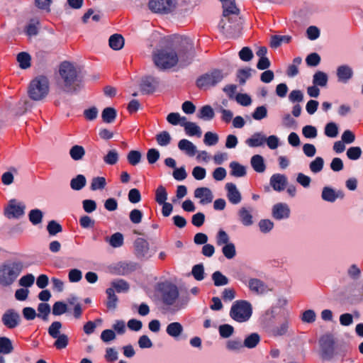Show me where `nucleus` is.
<instances>
[{
  "mask_svg": "<svg viewBox=\"0 0 363 363\" xmlns=\"http://www.w3.org/2000/svg\"><path fill=\"white\" fill-rule=\"evenodd\" d=\"M194 52L192 40L186 37L178 36L167 46L154 51L152 60L157 67L167 69L189 64L194 57Z\"/></svg>",
  "mask_w": 363,
  "mask_h": 363,
  "instance_id": "obj_1",
  "label": "nucleus"
},
{
  "mask_svg": "<svg viewBox=\"0 0 363 363\" xmlns=\"http://www.w3.org/2000/svg\"><path fill=\"white\" fill-rule=\"evenodd\" d=\"M60 79L58 88L64 92H72L74 90V82L77 76V70L74 64L69 62H63L59 69Z\"/></svg>",
  "mask_w": 363,
  "mask_h": 363,
  "instance_id": "obj_2",
  "label": "nucleus"
},
{
  "mask_svg": "<svg viewBox=\"0 0 363 363\" xmlns=\"http://www.w3.org/2000/svg\"><path fill=\"white\" fill-rule=\"evenodd\" d=\"M50 90L49 81L44 76L34 78L28 89V96L33 101H42L48 95Z\"/></svg>",
  "mask_w": 363,
  "mask_h": 363,
  "instance_id": "obj_3",
  "label": "nucleus"
},
{
  "mask_svg": "<svg viewBox=\"0 0 363 363\" xmlns=\"http://www.w3.org/2000/svg\"><path fill=\"white\" fill-rule=\"evenodd\" d=\"M229 315L237 323L247 322L252 315V306L245 300L235 301L231 306Z\"/></svg>",
  "mask_w": 363,
  "mask_h": 363,
  "instance_id": "obj_4",
  "label": "nucleus"
},
{
  "mask_svg": "<svg viewBox=\"0 0 363 363\" xmlns=\"http://www.w3.org/2000/svg\"><path fill=\"white\" fill-rule=\"evenodd\" d=\"M162 299L167 308L173 313L183 309L186 306V301L179 297L178 288L174 285L165 289Z\"/></svg>",
  "mask_w": 363,
  "mask_h": 363,
  "instance_id": "obj_5",
  "label": "nucleus"
},
{
  "mask_svg": "<svg viewBox=\"0 0 363 363\" xmlns=\"http://www.w3.org/2000/svg\"><path fill=\"white\" fill-rule=\"evenodd\" d=\"M23 265L20 262L7 261L1 266V286L11 285L21 274Z\"/></svg>",
  "mask_w": 363,
  "mask_h": 363,
  "instance_id": "obj_6",
  "label": "nucleus"
},
{
  "mask_svg": "<svg viewBox=\"0 0 363 363\" xmlns=\"http://www.w3.org/2000/svg\"><path fill=\"white\" fill-rule=\"evenodd\" d=\"M227 74L220 69H213L201 76L196 81L197 86L201 89H208L220 83Z\"/></svg>",
  "mask_w": 363,
  "mask_h": 363,
  "instance_id": "obj_7",
  "label": "nucleus"
},
{
  "mask_svg": "<svg viewBox=\"0 0 363 363\" xmlns=\"http://www.w3.org/2000/svg\"><path fill=\"white\" fill-rule=\"evenodd\" d=\"M223 6V17L221 18L218 28L220 31H229L231 30L230 27H225V24L230 21V15L238 14V9L237 8L235 0H220Z\"/></svg>",
  "mask_w": 363,
  "mask_h": 363,
  "instance_id": "obj_8",
  "label": "nucleus"
},
{
  "mask_svg": "<svg viewBox=\"0 0 363 363\" xmlns=\"http://www.w3.org/2000/svg\"><path fill=\"white\" fill-rule=\"evenodd\" d=\"M26 205L15 199H11L4 208V215L9 219H18L25 214Z\"/></svg>",
  "mask_w": 363,
  "mask_h": 363,
  "instance_id": "obj_9",
  "label": "nucleus"
},
{
  "mask_svg": "<svg viewBox=\"0 0 363 363\" xmlns=\"http://www.w3.org/2000/svg\"><path fill=\"white\" fill-rule=\"evenodd\" d=\"M149 9L154 13H167L174 7L173 0H150Z\"/></svg>",
  "mask_w": 363,
  "mask_h": 363,
  "instance_id": "obj_10",
  "label": "nucleus"
},
{
  "mask_svg": "<svg viewBox=\"0 0 363 363\" xmlns=\"http://www.w3.org/2000/svg\"><path fill=\"white\" fill-rule=\"evenodd\" d=\"M247 286L250 291L256 295L263 296L272 291V288L257 278L250 279L247 282Z\"/></svg>",
  "mask_w": 363,
  "mask_h": 363,
  "instance_id": "obj_11",
  "label": "nucleus"
},
{
  "mask_svg": "<svg viewBox=\"0 0 363 363\" xmlns=\"http://www.w3.org/2000/svg\"><path fill=\"white\" fill-rule=\"evenodd\" d=\"M1 319L4 325L10 329L17 327L21 322L20 315L18 312L12 309L6 311L4 313Z\"/></svg>",
  "mask_w": 363,
  "mask_h": 363,
  "instance_id": "obj_12",
  "label": "nucleus"
},
{
  "mask_svg": "<svg viewBox=\"0 0 363 363\" xmlns=\"http://www.w3.org/2000/svg\"><path fill=\"white\" fill-rule=\"evenodd\" d=\"M290 212L289 206L285 203H277L272 209V216L277 220L287 219L290 216Z\"/></svg>",
  "mask_w": 363,
  "mask_h": 363,
  "instance_id": "obj_13",
  "label": "nucleus"
},
{
  "mask_svg": "<svg viewBox=\"0 0 363 363\" xmlns=\"http://www.w3.org/2000/svg\"><path fill=\"white\" fill-rule=\"evenodd\" d=\"M353 74L352 67L346 64L338 66L336 69L337 80L341 83H347L352 78Z\"/></svg>",
  "mask_w": 363,
  "mask_h": 363,
  "instance_id": "obj_14",
  "label": "nucleus"
},
{
  "mask_svg": "<svg viewBox=\"0 0 363 363\" xmlns=\"http://www.w3.org/2000/svg\"><path fill=\"white\" fill-rule=\"evenodd\" d=\"M288 180L284 174H274L270 177L269 184L272 189L276 191H282L285 189Z\"/></svg>",
  "mask_w": 363,
  "mask_h": 363,
  "instance_id": "obj_15",
  "label": "nucleus"
},
{
  "mask_svg": "<svg viewBox=\"0 0 363 363\" xmlns=\"http://www.w3.org/2000/svg\"><path fill=\"white\" fill-rule=\"evenodd\" d=\"M194 197L199 199L202 205L208 204L212 202L213 195L211 190L207 187H199L194 191Z\"/></svg>",
  "mask_w": 363,
  "mask_h": 363,
  "instance_id": "obj_16",
  "label": "nucleus"
},
{
  "mask_svg": "<svg viewBox=\"0 0 363 363\" xmlns=\"http://www.w3.org/2000/svg\"><path fill=\"white\" fill-rule=\"evenodd\" d=\"M135 249L138 257L147 259L151 257L148 242L143 239L138 238L135 242Z\"/></svg>",
  "mask_w": 363,
  "mask_h": 363,
  "instance_id": "obj_17",
  "label": "nucleus"
},
{
  "mask_svg": "<svg viewBox=\"0 0 363 363\" xmlns=\"http://www.w3.org/2000/svg\"><path fill=\"white\" fill-rule=\"evenodd\" d=\"M225 189L227 190V197L230 203L238 204L241 201V194L234 184L227 183Z\"/></svg>",
  "mask_w": 363,
  "mask_h": 363,
  "instance_id": "obj_18",
  "label": "nucleus"
},
{
  "mask_svg": "<svg viewBox=\"0 0 363 363\" xmlns=\"http://www.w3.org/2000/svg\"><path fill=\"white\" fill-rule=\"evenodd\" d=\"M179 149L188 156L193 157L197 152L196 146L187 139H182L178 143Z\"/></svg>",
  "mask_w": 363,
  "mask_h": 363,
  "instance_id": "obj_19",
  "label": "nucleus"
},
{
  "mask_svg": "<svg viewBox=\"0 0 363 363\" xmlns=\"http://www.w3.org/2000/svg\"><path fill=\"white\" fill-rule=\"evenodd\" d=\"M266 136L261 132H256L245 140L250 147H257L265 143Z\"/></svg>",
  "mask_w": 363,
  "mask_h": 363,
  "instance_id": "obj_20",
  "label": "nucleus"
},
{
  "mask_svg": "<svg viewBox=\"0 0 363 363\" xmlns=\"http://www.w3.org/2000/svg\"><path fill=\"white\" fill-rule=\"evenodd\" d=\"M184 332V327L179 322H172L167 325L166 328V333L171 337L177 340Z\"/></svg>",
  "mask_w": 363,
  "mask_h": 363,
  "instance_id": "obj_21",
  "label": "nucleus"
},
{
  "mask_svg": "<svg viewBox=\"0 0 363 363\" xmlns=\"http://www.w3.org/2000/svg\"><path fill=\"white\" fill-rule=\"evenodd\" d=\"M238 216L240 223L245 226H250L254 223L251 208L242 207L238 211Z\"/></svg>",
  "mask_w": 363,
  "mask_h": 363,
  "instance_id": "obj_22",
  "label": "nucleus"
},
{
  "mask_svg": "<svg viewBox=\"0 0 363 363\" xmlns=\"http://www.w3.org/2000/svg\"><path fill=\"white\" fill-rule=\"evenodd\" d=\"M185 133L189 136H196L200 138L202 134L201 128L194 122L185 121L183 124Z\"/></svg>",
  "mask_w": 363,
  "mask_h": 363,
  "instance_id": "obj_23",
  "label": "nucleus"
},
{
  "mask_svg": "<svg viewBox=\"0 0 363 363\" xmlns=\"http://www.w3.org/2000/svg\"><path fill=\"white\" fill-rule=\"evenodd\" d=\"M157 81L156 79L151 77H146L143 79L140 88L141 90L146 93L152 92L157 86Z\"/></svg>",
  "mask_w": 363,
  "mask_h": 363,
  "instance_id": "obj_24",
  "label": "nucleus"
},
{
  "mask_svg": "<svg viewBox=\"0 0 363 363\" xmlns=\"http://www.w3.org/2000/svg\"><path fill=\"white\" fill-rule=\"evenodd\" d=\"M243 343L240 339H230L225 342V349L233 353H239L243 349Z\"/></svg>",
  "mask_w": 363,
  "mask_h": 363,
  "instance_id": "obj_25",
  "label": "nucleus"
},
{
  "mask_svg": "<svg viewBox=\"0 0 363 363\" xmlns=\"http://www.w3.org/2000/svg\"><path fill=\"white\" fill-rule=\"evenodd\" d=\"M250 164L256 172L262 173L266 169L264 158L259 155L252 156L250 160Z\"/></svg>",
  "mask_w": 363,
  "mask_h": 363,
  "instance_id": "obj_26",
  "label": "nucleus"
},
{
  "mask_svg": "<svg viewBox=\"0 0 363 363\" xmlns=\"http://www.w3.org/2000/svg\"><path fill=\"white\" fill-rule=\"evenodd\" d=\"M108 45L113 50H120L124 46V38L120 34H113L108 39Z\"/></svg>",
  "mask_w": 363,
  "mask_h": 363,
  "instance_id": "obj_27",
  "label": "nucleus"
},
{
  "mask_svg": "<svg viewBox=\"0 0 363 363\" xmlns=\"http://www.w3.org/2000/svg\"><path fill=\"white\" fill-rule=\"evenodd\" d=\"M86 184V179L83 174H78L70 180V187L74 191L82 190Z\"/></svg>",
  "mask_w": 363,
  "mask_h": 363,
  "instance_id": "obj_28",
  "label": "nucleus"
},
{
  "mask_svg": "<svg viewBox=\"0 0 363 363\" xmlns=\"http://www.w3.org/2000/svg\"><path fill=\"white\" fill-rule=\"evenodd\" d=\"M328 81V74L322 71H317L313 76V84L317 86H326Z\"/></svg>",
  "mask_w": 363,
  "mask_h": 363,
  "instance_id": "obj_29",
  "label": "nucleus"
},
{
  "mask_svg": "<svg viewBox=\"0 0 363 363\" xmlns=\"http://www.w3.org/2000/svg\"><path fill=\"white\" fill-rule=\"evenodd\" d=\"M17 174V169L15 167H10L1 175V182L6 186L12 184L14 182V177Z\"/></svg>",
  "mask_w": 363,
  "mask_h": 363,
  "instance_id": "obj_30",
  "label": "nucleus"
},
{
  "mask_svg": "<svg viewBox=\"0 0 363 363\" xmlns=\"http://www.w3.org/2000/svg\"><path fill=\"white\" fill-rule=\"evenodd\" d=\"M106 186V180L104 177H95L91 179L90 183V189L93 191H101Z\"/></svg>",
  "mask_w": 363,
  "mask_h": 363,
  "instance_id": "obj_31",
  "label": "nucleus"
},
{
  "mask_svg": "<svg viewBox=\"0 0 363 363\" xmlns=\"http://www.w3.org/2000/svg\"><path fill=\"white\" fill-rule=\"evenodd\" d=\"M230 174L235 177H242L246 174V168L237 162L230 163Z\"/></svg>",
  "mask_w": 363,
  "mask_h": 363,
  "instance_id": "obj_32",
  "label": "nucleus"
},
{
  "mask_svg": "<svg viewBox=\"0 0 363 363\" xmlns=\"http://www.w3.org/2000/svg\"><path fill=\"white\" fill-rule=\"evenodd\" d=\"M43 213L38 208L32 209L28 213V219L34 225L40 224L43 221Z\"/></svg>",
  "mask_w": 363,
  "mask_h": 363,
  "instance_id": "obj_33",
  "label": "nucleus"
},
{
  "mask_svg": "<svg viewBox=\"0 0 363 363\" xmlns=\"http://www.w3.org/2000/svg\"><path fill=\"white\" fill-rule=\"evenodd\" d=\"M30 107V102L26 98L21 99L16 105L13 113L16 116H22L25 114Z\"/></svg>",
  "mask_w": 363,
  "mask_h": 363,
  "instance_id": "obj_34",
  "label": "nucleus"
},
{
  "mask_svg": "<svg viewBox=\"0 0 363 363\" xmlns=\"http://www.w3.org/2000/svg\"><path fill=\"white\" fill-rule=\"evenodd\" d=\"M69 155L73 160H81L85 155V150L82 145H75L70 148Z\"/></svg>",
  "mask_w": 363,
  "mask_h": 363,
  "instance_id": "obj_35",
  "label": "nucleus"
},
{
  "mask_svg": "<svg viewBox=\"0 0 363 363\" xmlns=\"http://www.w3.org/2000/svg\"><path fill=\"white\" fill-rule=\"evenodd\" d=\"M338 197V194L331 187L325 186L323 189L321 198L328 202H334Z\"/></svg>",
  "mask_w": 363,
  "mask_h": 363,
  "instance_id": "obj_36",
  "label": "nucleus"
},
{
  "mask_svg": "<svg viewBox=\"0 0 363 363\" xmlns=\"http://www.w3.org/2000/svg\"><path fill=\"white\" fill-rule=\"evenodd\" d=\"M39 30V21L38 20H30L25 28V33L29 37L37 35Z\"/></svg>",
  "mask_w": 363,
  "mask_h": 363,
  "instance_id": "obj_37",
  "label": "nucleus"
},
{
  "mask_svg": "<svg viewBox=\"0 0 363 363\" xmlns=\"http://www.w3.org/2000/svg\"><path fill=\"white\" fill-rule=\"evenodd\" d=\"M117 116V112L115 108L112 107H107L104 108L101 113L103 121L106 123H111L114 121Z\"/></svg>",
  "mask_w": 363,
  "mask_h": 363,
  "instance_id": "obj_38",
  "label": "nucleus"
},
{
  "mask_svg": "<svg viewBox=\"0 0 363 363\" xmlns=\"http://www.w3.org/2000/svg\"><path fill=\"white\" fill-rule=\"evenodd\" d=\"M214 116L213 108L208 105L201 107L198 113V118L204 121H211L214 118Z\"/></svg>",
  "mask_w": 363,
  "mask_h": 363,
  "instance_id": "obj_39",
  "label": "nucleus"
},
{
  "mask_svg": "<svg viewBox=\"0 0 363 363\" xmlns=\"http://www.w3.org/2000/svg\"><path fill=\"white\" fill-rule=\"evenodd\" d=\"M238 20V16H233V17H230V21L229 23H227L225 24V27H230L231 30H229V31H220L219 30V31L225 35H234L237 31H238L240 30V25L239 23H238L236 21Z\"/></svg>",
  "mask_w": 363,
  "mask_h": 363,
  "instance_id": "obj_40",
  "label": "nucleus"
},
{
  "mask_svg": "<svg viewBox=\"0 0 363 363\" xmlns=\"http://www.w3.org/2000/svg\"><path fill=\"white\" fill-rule=\"evenodd\" d=\"M106 294L108 299L106 302V306L108 309L115 310L117 307L118 298L114 293L113 288H108L106 289Z\"/></svg>",
  "mask_w": 363,
  "mask_h": 363,
  "instance_id": "obj_41",
  "label": "nucleus"
},
{
  "mask_svg": "<svg viewBox=\"0 0 363 363\" xmlns=\"http://www.w3.org/2000/svg\"><path fill=\"white\" fill-rule=\"evenodd\" d=\"M291 39L289 35H273L271 38L270 45L272 48H277L283 43H289Z\"/></svg>",
  "mask_w": 363,
  "mask_h": 363,
  "instance_id": "obj_42",
  "label": "nucleus"
},
{
  "mask_svg": "<svg viewBox=\"0 0 363 363\" xmlns=\"http://www.w3.org/2000/svg\"><path fill=\"white\" fill-rule=\"evenodd\" d=\"M260 340V337L257 333H252L245 337L243 343V347L247 348H254L257 346Z\"/></svg>",
  "mask_w": 363,
  "mask_h": 363,
  "instance_id": "obj_43",
  "label": "nucleus"
},
{
  "mask_svg": "<svg viewBox=\"0 0 363 363\" xmlns=\"http://www.w3.org/2000/svg\"><path fill=\"white\" fill-rule=\"evenodd\" d=\"M302 62L301 57H296L294 59L293 62L288 67L287 75L290 77L296 76L298 74V67Z\"/></svg>",
  "mask_w": 363,
  "mask_h": 363,
  "instance_id": "obj_44",
  "label": "nucleus"
},
{
  "mask_svg": "<svg viewBox=\"0 0 363 363\" xmlns=\"http://www.w3.org/2000/svg\"><path fill=\"white\" fill-rule=\"evenodd\" d=\"M186 120V118L184 116H182L179 113H170L167 116V121L168 123L173 125H181L183 126V124Z\"/></svg>",
  "mask_w": 363,
  "mask_h": 363,
  "instance_id": "obj_45",
  "label": "nucleus"
},
{
  "mask_svg": "<svg viewBox=\"0 0 363 363\" xmlns=\"http://www.w3.org/2000/svg\"><path fill=\"white\" fill-rule=\"evenodd\" d=\"M110 288H113L114 292L116 291L118 293H123L128 291L129 285L126 281L122 279H118L112 281Z\"/></svg>",
  "mask_w": 363,
  "mask_h": 363,
  "instance_id": "obj_46",
  "label": "nucleus"
},
{
  "mask_svg": "<svg viewBox=\"0 0 363 363\" xmlns=\"http://www.w3.org/2000/svg\"><path fill=\"white\" fill-rule=\"evenodd\" d=\"M324 166V160L320 157H315L309 164V169L313 173H318L322 171Z\"/></svg>",
  "mask_w": 363,
  "mask_h": 363,
  "instance_id": "obj_47",
  "label": "nucleus"
},
{
  "mask_svg": "<svg viewBox=\"0 0 363 363\" xmlns=\"http://www.w3.org/2000/svg\"><path fill=\"white\" fill-rule=\"evenodd\" d=\"M222 252L225 258L231 259L236 255L235 245L233 242L225 245L222 247Z\"/></svg>",
  "mask_w": 363,
  "mask_h": 363,
  "instance_id": "obj_48",
  "label": "nucleus"
},
{
  "mask_svg": "<svg viewBox=\"0 0 363 363\" xmlns=\"http://www.w3.org/2000/svg\"><path fill=\"white\" fill-rule=\"evenodd\" d=\"M219 140L218 135L213 132H206L204 134L203 143L207 146L216 145Z\"/></svg>",
  "mask_w": 363,
  "mask_h": 363,
  "instance_id": "obj_49",
  "label": "nucleus"
},
{
  "mask_svg": "<svg viewBox=\"0 0 363 363\" xmlns=\"http://www.w3.org/2000/svg\"><path fill=\"white\" fill-rule=\"evenodd\" d=\"M119 155L116 150H110L104 157V161L106 164L113 165L118 161Z\"/></svg>",
  "mask_w": 363,
  "mask_h": 363,
  "instance_id": "obj_50",
  "label": "nucleus"
},
{
  "mask_svg": "<svg viewBox=\"0 0 363 363\" xmlns=\"http://www.w3.org/2000/svg\"><path fill=\"white\" fill-rule=\"evenodd\" d=\"M212 279L216 286H225L228 284V279L218 271L212 274Z\"/></svg>",
  "mask_w": 363,
  "mask_h": 363,
  "instance_id": "obj_51",
  "label": "nucleus"
},
{
  "mask_svg": "<svg viewBox=\"0 0 363 363\" xmlns=\"http://www.w3.org/2000/svg\"><path fill=\"white\" fill-rule=\"evenodd\" d=\"M325 135L329 138H335L338 135V126L334 122L327 123L324 129Z\"/></svg>",
  "mask_w": 363,
  "mask_h": 363,
  "instance_id": "obj_52",
  "label": "nucleus"
},
{
  "mask_svg": "<svg viewBox=\"0 0 363 363\" xmlns=\"http://www.w3.org/2000/svg\"><path fill=\"white\" fill-rule=\"evenodd\" d=\"M30 56L28 53L23 52L18 55L17 60L23 69L28 68L30 66Z\"/></svg>",
  "mask_w": 363,
  "mask_h": 363,
  "instance_id": "obj_53",
  "label": "nucleus"
},
{
  "mask_svg": "<svg viewBox=\"0 0 363 363\" xmlns=\"http://www.w3.org/2000/svg\"><path fill=\"white\" fill-rule=\"evenodd\" d=\"M167 199V192L163 186H159L155 192V201L158 204L164 203Z\"/></svg>",
  "mask_w": 363,
  "mask_h": 363,
  "instance_id": "obj_54",
  "label": "nucleus"
},
{
  "mask_svg": "<svg viewBox=\"0 0 363 363\" xmlns=\"http://www.w3.org/2000/svg\"><path fill=\"white\" fill-rule=\"evenodd\" d=\"M321 349L323 353L326 355H329L333 352V341L332 340L327 337L322 338L320 341Z\"/></svg>",
  "mask_w": 363,
  "mask_h": 363,
  "instance_id": "obj_55",
  "label": "nucleus"
},
{
  "mask_svg": "<svg viewBox=\"0 0 363 363\" xmlns=\"http://www.w3.org/2000/svg\"><path fill=\"white\" fill-rule=\"evenodd\" d=\"M142 154L138 150H131L127 155V160L131 165H137L141 161Z\"/></svg>",
  "mask_w": 363,
  "mask_h": 363,
  "instance_id": "obj_56",
  "label": "nucleus"
},
{
  "mask_svg": "<svg viewBox=\"0 0 363 363\" xmlns=\"http://www.w3.org/2000/svg\"><path fill=\"white\" fill-rule=\"evenodd\" d=\"M218 332L221 337L228 338L234 333V328L229 324H223L219 326Z\"/></svg>",
  "mask_w": 363,
  "mask_h": 363,
  "instance_id": "obj_57",
  "label": "nucleus"
},
{
  "mask_svg": "<svg viewBox=\"0 0 363 363\" xmlns=\"http://www.w3.org/2000/svg\"><path fill=\"white\" fill-rule=\"evenodd\" d=\"M347 273L352 279L357 280L361 277L362 271L358 265L353 264L349 267Z\"/></svg>",
  "mask_w": 363,
  "mask_h": 363,
  "instance_id": "obj_58",
  "label": "nucleus"
},
{
  "mask_svg": "<svg viewBox=\"0 0 363 363\" xmlns=\"http://www.w3.org/2000/svg\"><path fill=\"white\" fill-rule=\"evenodd\" d=\"M13 347L11 340L6 337H1V354H8L13 352Z\"/></svg>",
  "mask_w": 363,
  "mask_h": 363,
  "instance_id": "obj_59",
  "label": "nucleus"
},
{
  "mask_svg": "<svg viewBox=\"0 0 363 363\" xmlns=\"http://www.w3.org/2000/svg\"><path fill=\"white\" fill-rule=\"evenodd\" d=\"M252 118L256 121H261L267 116V109L264 106H260L255 108L252 114Z\"/></svg>",
  "mask_w": 363,
  "mask_h": 363,
  "instance_id": "obj_60",
  "label": "nucleus"
},
{
  "mask_svg": "<svg viewBox=\"0 0 363 363\" xmlns=\"http://www.w3.org/2000/svg\"><path fill=\"white\" fill-rule=\"evenodd\" d=\"M156 140L160 146H167L170 143L171 136L168 132L162 131L157 135Z\"/></svg>",
  "mask_w": 363,
  "mask_h": 363,
  "instance_id": "obj_61",
  "label": "nucleus"
},
{
  "mask_svg": "<svg viewBox=\"0 0 363 363\" xmlns=\"http://www.w3.org/2000/svg\"><path fill=\"white\" fill-rule=\"evenodd\" d=\"M230 237L223 230H219L216 235V244L218 246L230 243Z\"/></svg>",
  "mask_w": 363,
  "mask_h": 363,
  "instance_id": "obj_62",
  "label": "nucleus"
},
{
  "mask_svg": "<svg viewBox=\"0 0 363 363\" xmlns=\"http://www.w3.org/2000/svg\"><path fill=\"white\" fill-rule=\"evenodd\" d=\"M362 152V149L359 147H350L347 149L346 155L348 159L357 160L360 158Z\"/></svg>",
  "mask_w": 363,
  "mask_h": 363,
  "instance_id": "obj_63",
  "label": "nucleus"
},
{
  "mask_svg": "<svg viewBox=\"0 0 363 363\" xmlns=\"http://www.w3.org/2000/svg\"><path fill=\"white\" fill-rule=\"evenodd\" d=\"M302 134L306 138H315L317 137L318 130L315 126L307 125L303 127Z\"/></svg>",
  "mask_w": 363,
  "mask_h": 363,
  "instance_id": "obj_64",
  "label": "nucleus"
}]
</instances>
